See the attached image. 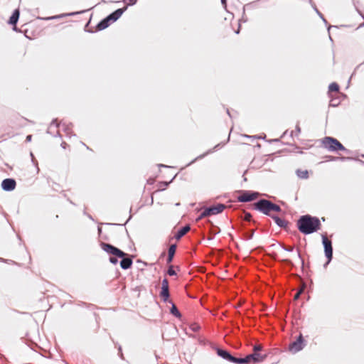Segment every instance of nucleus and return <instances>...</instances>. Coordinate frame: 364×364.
<instances>
[{
	"mask_svg": "<svg viewBox=\"0 0 364 364\" xmlns=\"http://www.w3.org/2000/svg\"><path fill=\"white\" fill-rule=\"evenodd\" d=\"M296 227L302 234L309 235L319 230L321 224L318 218L306 214L301 215L297 220Z\"/></svg>",
	"mask_w": 364,
	"mask_h": 364,
	"instance_id": "1",
	"label": "nucleus"
},
{
	"mask_svg": "<svg viewBox=\"0 0 364 364\" xmlns=\"http://www.w3.org/2000/svg\"><path fill=\"white\" fill-rule=\"evenodd\" d=\"M100 247L107 253L121 259L120 267L122 269L127 270L131 268L134 255H129L109 243L101 242Z\"/></svg>",
	"mask_w": 364,
	"mask_h": 364,
	"instance_id": "2",
	"label": "nucleus"
},
{
	"mask_svg": "<svg viewBox=\"0 0 364 364\" xmlns=\"http://www.w3.org/2000/svg\"><path fill=\"white\" fill-rule=\"evenodd\" d=\"M271 203L272 201L262 198L258 200L257 202H255L253 204V208L255 210H257L262 213H263L265 215L272 217L273 214L271 213L272 212V207H271Z\"/></svg>",
	"mask_w": 364,
	"mask_h": 364,
	"instance_id": "3",
	"label": "nucleus"
},
{
	"mask_svg": "<svg viewBox=\"0 0 364 364\" xmlns=\"http://www.w3.org/2000/svg\"><path fill=\"white\" fill-rule=\"evenodd\" d=\"M321 237L324 254L327 259V262L323 264V267L326 268L333 259V246L331 240L328 239L326 234L322 235Z\"/></svg>",
	"mask_w": 364,
	"mask_h": 364,
	"instance_id": "4",
	"label": "nucleus"
},
{
	"mask_svg": "<svg viewBox=\"0 0 364 364\" xmlns=\"http://www.w3.org/2000/svg\"><path fill=\"white\" fill-rule=\"evenodd\" d=\"M265 355H262L259 353H253L247 355L245 358H237L236 364H249L251 362L256 363L263 361Z\"/></svg>",
	"mask_w": 364,
	"mask_h": 364,
	"instance_id": "5",
	"label": "nucleus"
},
{
	"mask_svg": "<svg viewBox=\"0 0 364 364\" xmlns=\"http://www.w3.org/2000/svg\"><path fill=\"white\" fill-rule=\"evenodd\" d=\"M260 193L253 191H240V195L237 197V200L240 203H248L256 200Z\"/></svg>",
	"mask_w": 364,
	"mask_h": 364,
	"instance_id": "6",
	"label": "nucleus"
},
{
	"mask_svg": "<svg viewBox=\"0 0 364 364\" xmlns=\"http://www.w3.org/2000/svg\"><path fill=\"white\" fill-rule=\"evenodd\" d=\"M72 123L66 124L64 122H61L60 124L58 123L57 119H54L52 122L50 123V125L47 131L48 133L51 134L50 129L53 127V126H55L56 128L59 127L60 126H62L63 130L65 133L66 136L68 137H71L72 136H75V134H73L72 132Z\"/></svg>",
	"mask_w": 364,
	"mask_h": 364,
	"instance_id": "7",
	"label": "nucleus"
},
{
	"mask_svg": "<svg viewBox=\"0 0 364 364\" xmlns=\"http://www.w3.org/2000/svg\"><path fill=\"white\" fill-rule=\"evenodd\" d=\"M226 208V205L223 203H218L216 205H211L205 208L202 211L203 216H210L213 215H217L221 213Z\"/></svg>",
	"mask_w": 364,
	"mask_h": 364,
	"instance_id": "8",
	"label": "nucleus"
},
{
	"mask_svg": "<svg viewBox=\"0 0 364 364\" xmlns=\"http://www.w3.org/2000/svg\"><path fill=\"white\" fill-rule=\"evenodd\" d=\"M340 141L332 136H325L322 139V146L329 151L336 152Z\"/></svg>",
	"mask_w": 364,
	"mask_h": 364,
	"instance_id": "9",
	"label": "nucleus"
},
{
	"mask_svg": "<svg viewBox=\"0 0 364 364\" xmlns=\"http://www.w3.org/2000/svg\"><path fill=\"white\" fill-rule=\"evenodd\" d=\"M306 346L305 341L302 334H300L296 341L291 343L289 346V350L293 353H296L300 350H301Z\"/></svg>",
	"mask_w": 364,
	"mask_h": 364,
	"instance_id": "10",
	"label": "nucleus"
},
{
	"mask_svg": "<svg viewBox=\"0 0 364 364\" xmlns=\"http://www.w3.org/2000/svg\"><path fill=\"white\" fill-rule=\"evenodd\" d=\"M159 296L164 302L169 301L170 292H169V284L167 278H164L161 282V291Z\"/></svg>",
	"mask_w": 364,
	"mask_h": 364,
	"instance_id": "11",
	"label": "nucleus"
},
{
	"mask_svg": "<svg viewBox=\"0 0 364 364\" xmlns=\"http://www.w3.org/2000/svg\"><path fill=\"white\" fill-rule=\"evenodd\" d=\"M216 353L218 356L223 359L232 363H237V358L232 355L229 351L220 348H216Z\"/></svg>",
	"mask_w": 364,
	"mask_h": 364,
	"instance_id": "12",
	"label": "nucleus"
},
{
	"mask_svg": "<svg viewBox=\"0 0 364 364\" xmlns=\"http://www.w3.org/2000/svg\"><path fill=\"white\" fill-rule=\"evenodd\" d=\"M1 188L5 191H12L16 186V182L15 179L9 178H5L1 182Z\"/></svg>",
	"mask_w": 364,
	"mask_h": 364,
	"instance_id": "13",
	"label": "nucleus"
},
{
	"mask_svg": "<svg viewBox=\"0 0 364 364\" xmlns=\"http://www.w3.org/2000/svg\"><path fill=\"white\" fill-rule=\"evenodd\" d=\"M127 10V6H124L121 9H117L110 14H109L107 17L110 21V22L112 23L115 21H117L124 14V12Z\"/></svg>",
	"mask_w": 364,
	"mask_h": 364,
	"instance_id": "14",
	"label": "nucleus"
},
{
	"mask_svg": "<svg viewBox=\"0 0 364 364\" xmlns=\"http://www.w3.org/2000/svg\"><path fill=\"white\" fill-rule=\"evenodd\" d=\"M19 16H20L19 10L15 9L14 11L13 14H11V16H10L9 20L8 21V23L9 24L14 26V31H18L17 28L16 27V25L18 21Z\"/></svg>",
	"mask_w": 364,
	"mask_h": 364,
	"instance_id": "15",
	"label": "nucleus"
},
{
	"mask_svg": "<svg viewBox=\"0 0 364 364\" xmlns=\"http://www.w3.org/2000/svg\"><path fill=\"white\" fill-rule=\"evenodd\" d=\"M326 158L327 159L328 161H336L338 159H340L341 161H350V160H355L356 161H358L359 163L362 164L364 165V161L359 159H357V158H353V157H350V156H341V157H336V156H326Z\"/></svg>",
	"mask_w": 364,
	"mask_h": 364,
	"instance_id": "16",
	"label": "nucleus"
},
{
	"mask_svg": "<svg viewBox=\"0 0 364 364\" xmlns=\"http://www.w3.org/2000/svg\"><path fill=\"white\" fill-rule=\"evenodd\" d=\"M271 218L274 220V223L278 227L283 228L284 230L287 229L289 225V222L287 220L282 219L275 215H273Z\"/></svg>",
	"mask_w": 364,
	"mask_h": 364,
	"instance_id": "17",
	"label": "nucleus"
},
{
	"mask_svg": "<svg viewBox=\"0 0 364 364\" xmlns=\"http://www.w3.org/2000/svg\"><path fill=\"white\" fill-rule=\"evenodd\" d=\"M225 144H222V143H219L218 144H216L213 149H210L209 150H208L205 153L198 156V157H196L195 159H193V161H191L187 166H190L191 164H192L193 163H194L197 159H203V157H205V156H207L208 154H211L213 153V151L219 149L220 147H222Z\"/></svg>",
	"mask_w": 364,
	"mask_h": 364,
	"instance_id": "18",
	"label": "nucleus"
},
{
	"mask_svg": "<svg viewBox=\"0 0 364 364\" xmlns=\"http://www.w3.org/2000/svg\"><path fill=\"white\" fill-rule=\"evenodd\" d=\"M176 248H177V245L176 243L171 244L169 246L168 250V257L166 258L167 264H170L173 262Z\"/></svg>",
	"mask_w": 364,
	"mask_h": 364,
	"instance_id": "19",
	"label": "nucleus"
},
{
	"mask_svg": "<svg viewBox=\"0 0 364 364\" xmlns=\"http://www.w3.org/2000/svg\"><path fill=\"white\" fill-rule=\"evenodd\" d=\"M191 230V227L189 225H186L182 228H181L178 231L176 232L174 235V238L176 240H179L181 237H183L189 230Z\"/></svg>",
	"mask_w": 364,
	"mask_h": 364,
	"instance_id": "20",
	"label": "nucleus"
},
{
	"mask_svg": "<svg viewBox=\"0 0 364 364\" xmlns=\"http://www.w3.org/2000/svg\"><path fill=\"white\" fill-rule=\"evenodd\" d=\"M112 23L108 19V18L106 16L105 18L102 19L97 25H96V31H102L107 27H109Z\"/></svg>",
	"mask_w": 364,
	"mask_h": 364,
	"instance_id": "21",
	"label": "nucleus"
},
{
	"mask_svg": "<svg viewBox=\"0 0 364 364\" xmlns=\"http://www.w3.org/2000/svg\"><path fill=\"white\" fill-rule=\"evenodd\" d=\"M166 303L171 304V307L170 309L171 314H172L173 316L178 318H181L182 317V314H181L175 304L172 301V300L169 299V301H166Z\"/></svg>",
	"mask_w": 364,
	"mask_h": 364,
	"instance_id": "22",
	"label": "nucleus"
},
{
	"mask_svg": "<svg viewBox=\"0 0 364 364\" xmlns=\"http://www.w3.org/2000/svg\"><path fill=\"white\" fill-rule=\"evenodd\" d=\"M296 176L302 179H306L309 178V172L308 171H302L301 169H297L296 171Z\"/></svg>",
	"mask_w": 364,
	"mask_h": 364,
	"instance_id": "23",
	"label": "nucleus"
},
{
	"mask_svg": "<svg viewBox=\"0 0 364 364\" xmlns=\"http://www.w3.org/2000/svg\"><path fill=\"white\" fill-rule=\"evenodd\" d=\"M329 92H336L339 91V85L336 82H332L328 86Z\"/></svg>",
	"mask_w": 364,
	"mask_h": 364,
	"instance_id": "24",
	"label": "nucleus"
},
{
	"mask_svg": "<svg viewBox=\"0 0 364 364\" xmlns=\"http://www.w3.org/2000/svg\"><path fill=\"white\" fill-rule=\"evenodd\" d=\"M254 234H255L254 230H247L244 232V236L246 240H251L253 237Z\"/></svg>",
	"mask_w": 364,
	"mask_h": 364,
	"instance_id": "25",
	"label": "nucleus"
},
{
	"mask_svg": "<svg viewBox=\"0 0 364 364\" xmlns=\"http://www.w3.org/2000/svg\"><path fill=\"white\" fill-rule=\"evenodd\" d=\"M345 151L346 154L351 153V151L349 149H347L341 142L338 143V146L336 147V151Z\"/></svg>",
	"mask_w": 364,
	"mask_h": 364,
	"instance_id": "26",
	"label": "nucleus"
},
{
	"mask_svg": "<svg viewBox=\"0 0 364 364\" xmlns=\"http://www.w3.org/2000/svg\"><path fill=\"white\" fill-rule=\"evenodd\" d=\"M271 207H272V211H274V212H277V213L282 211L281 207L279 205L274 203L273 202L271 203Z\"/></svg>",
	"mask_w": 364,
	"mask_h": 364,
	"instance_id": "27",
	"label": "nucleus"
},
{
	"mask_svg": "<svg viewBox=\"0 0 364 364\" xmlns=\"http://www.w3.org/2000/svg\"><path fill=\"white\" fill-rule=\"evenodd\" d=\"M166 274L169 276H175L176 275V272L173 269V265H170L167 269Z\"/></svg>",
	"mask_w": 364,
	"mask_h": 364,
	"instance_id": "28",
	"label": "nucleus"
},
{
	"mask_svg": "<svg viewBox=\"0 0 364 364\" xmlns=\"http://www.w3.org/2000/svg\"><path fill=\"white\" fill-rule=\"evenodd\" d=\"M352 1L357 12L364 18V16L362 14L361 11L358 9V4L360 3L359 0H352Z\"/></svg>",
	"mask_w": 364,
	"mask_h": 364,
	"instance_id": "29",
	"label": "nucleus"
},
{
	"mask_svg": "<svg viewBox=\"0 0 364 364\" xmlns=\"http://www.w3.org/2000/svg\"><path fill=\"white\" fill-rule=\"evenodd\" d=\"M124 4H126L127 8L128 6H134L136 4L137 0H122Z\"/></svg>",
	"mask_w": 364,
	"mask_h": 364,
	"instance_id": "30",
	"label": "nucleus"
},
{
	"mask_svg": "<svg viewBox=\"0 0 364 364\" xmlns=\"http://www.w3.org/2000/svg\"><path fill=\"white\" fill-rule=\"evenodd\" d=\"M279 245L281 246V247H282L284 250H285V251H287V252H293L294 248V247H291V246H286L285 245L282 244V243H279Z\"/></svg>",
	"mask_w": 364,
	"mask_h": 364,
	"instance_id": "31",
	"label": "nucleus"
},
{
	"mask_svg": "<svg viewBox=\"0 0 364 364\" xmlns=\"http://www.w3.org/2000/svg\"><path fill=\"white\" fill-rule=\"evenodd\" d=\"M118 258H119V257H116V256L112 255V256L109 257V262H110V263H112V264H117L118 263Z\"/></svg>",
	"mask_w": 364,
	"mask_h": 364,
	"instance_id": "32",
	"label": "nucleus"
},
{
	"mask_svg": "<svg viewBox=\"0 0 364 364\" xmlns=\"http://www.w3.org/2000/svg\"><path fill=\"white\" fill-rule=\"evenodd\" d=\"M200 326L196 323H193L191 326V329L193 331V332H197L200 330Z\"/></svg>",
	"mask_w": 364,
	"mask_h": 364,
	"instance_id": "33",
	"label": "nucleus"
},
{
	"mask_svg": "<svg viewBox=\"0 0 364 364\" xmlns=\"http://www.w3.org/2000/svg\"><path fill=\"white\" fill-rule=\"evenodd\" d=\"M340 102L338 99H332L330 102V106L331 107H337L339 105Z\"/></svg>",
	"mask_w": 364,
	"mask_h": 364,
	"instance_id": "34",
	"label": "nucleus"
},
{
	"mask_svg": "<svg viewBox=\"0 0 364 364\" xmlns=\"http://www.w3.org/2000/svg\"><path fill=\"white\" fill-rule=\"evenodd\" d=\"M252 214L249 212H245L244 215V220L246 221H250L252 219Z\"/></svg>",
	"mask_w": 364,
	"mask_h": 364,
	"instance_id": "35",
	"label": "nucleus"
},
{
	"mask_svg": "<svg viewBox=\"0 0 364 364\" xmlns=\"http://www.w3.org/2000/svg\"><path fill=\"white\" fill-rule=\"evenodd\" d=\"M296 251H297V257H298V258H299V259H300L301 262V265H302V267H303V266H304V259L302 258V257H301V253H300L299 250V249H297V250H296Z\"/></svg>",
	"mask_w": 364,
	"mask_h": 364,
	"instance_id": "36",
	"label": "nucleus"
},
{
	"mask_svg": "<svg viewBox=\"0 0 364 364\" xmlns=\"http://www.w3.org/2000/svg\"><path fill=\"white\" fill-rule=\"evenodd\" d=\"M246 137L247 138H252V136H248V135H245ZM266 137V135H264V136H252V138H257V139H264Z\"/></svg>",
	"mask_w": 364,
	"mask_h": 364,
	"instance_id": "37",
	"label": "nucleus"
},
{
	"mask_svg": "<svg viewBox=\"0 0 364 364\" xmlns=\"http://www.w3.org/2000/svg\"><path fill=\"white\" fill-rule=\"evenodd\" d=\"M253 350L255 351L254 353H258V351L262 350V346L259 345L255 346Z\"/></svg>",
	"mask_w": 364,
	"mask_h": 364,
	"instance_id": "38",
	"label": "nucleus"
},
{
	"mask_svg": "<svg viewBox=\"0 0 364 364\" xmlns=\"http://www.w3.org/2000/svg\"><path fill=\"white\" fill-rule=\"evenodd\" d=\"M282 262L288 265H292V262L290 259H283Z\"/></svg>",
	"mask_w": 364,
	"mask_h": 364,
	"instance_id": "39",
	"label": "nucleus"
},
{
	"mask_svg": "<svg viewBox=\"0 0 364 364\" xmlns=\"http://www.w3.org/2000/svg\"><path fill=\"white\" fill-rule=\"evenodd\" d=\"M301 292H302V290H300V291H299L298 292H296V293L295 294V295H294V299L295 300L298 299L299 298L300 294H301Z\"/></svg>",
	"mask_w": 364,
	"mask_h": 364,
	"instance_id": "40",
	"label": "nucleus"
},
{
	"mask_svg": "<svg viewBox=\"0 0 364 364\" xmlns=\"http://www.w3.org/2000/svg\"><path fill=\"white\" fill-rule=\"evenodd\" d=\"M259 160V159L254 158V159L251 162V164H252V166H255L256 164H257Z\"/></svg>",
	"mask_w": 364,
	"mask_h": 364,
	"instance_id": "41",
	"label": "nucleus"
},
{
	"mask_svg": "<svg viewBox=\"0 0 364 364\" xmlns=\"http://www.w3.org/2000/svg\"><path fill=\"white\" fill-rule=\"evenodd\" d=\"M176 176V175H175V176L171 178V180L170 181H168V182H163V183L164 184V186H168V185H169L172 181H173V180L175 178Z\"/></svg>",
	"mask_w": 364,
	"mask_h": 364,
	"instance_id": "42",
	"label": "nucleus"
},
{
	"mask_svg": "<svg viewBox=\"0 0 364 364\" xmlns=\"http://www.w3.org/2000/svg\"><path fill=\"white\" fill-rule=\"evenodd\" d=\"M118 350H119V356L123 358V354H122V347L120 346H119L118 347Z\"/></svg>",
	"mask_w": 364,
	"mask_h": 364,
	"instance_id": "43",
	"label": "nucleus"
},
{
	"mask_svg": "<svg viewBox=\"0 0 364 364\" xmlns=\"http://www.w3.org/2000/svg\"><path fill=\"white\" fill-rule=\"evenodd\" d=\"M296 134H298L301 132V128L298 124L296 126Z\"/></svg>",
	"mask_w": 364,
	"mask_h": 364,
	"instance_id": "44",
	"label": "nucleus"
},
{
	"mask_svg": "<svg viewBox=\"0 0 364 364\" xmlns=\"http://www.w3.org/2000/svg\"><path fill=\"white\" fill-rule=\"evenodd\" d=\"M317 14L319 16L320 18H323V15L316 9H314Z\"/></svg>",
	"mask_w": 364,
	"mask_h": 364,
	"instance_id": "45",
	"label": "nucleus"
},
{
	"mask_svg": "<svg viewBox=\"0 0 364 364\" xmlns=\"http://www.w3.org/2000/svg\"><path fill=\"white\" fill-rule=\"evenodd\" d=\"M206 216H203L202 215V213L198 216V218H196V221H199L201 219H203V218H205Z\"/></svg>",
	"mask_w": 364,
	"mask_h": 364,
	"instance_id": "46",
	"label": "nucleus"
},
{
	"mask_svg": "<svg viewBox=\"0 0 364 364\" xmlns=\"http://www.w3.org/2000/svg\"><path fill=\"white\" fill-rule=\"evenodd\" d=\"M31 139H32V135H31V134H30V135H28V136H26V141H28V142H29V141H31Z\"/></svg>",
	"mask_w": 364,
	"mask_h": 364,
	"instance_id": "47",
	"label": "nucleus"
},
{
	"mask_svg": "<svg viewBox=\"0 0 364 364\" xmlns=\"http://www.w3.org/2000/svg\"><path fill=\"white\" fill-rule=\"evenodd\" d=\"M61 147L63 149H65L66 146H67V144L65 142V141H63L60 144Z\"/></svg>",
	"mask_w": 364,
	"mask_h": 364,
	"instance_id": "48",
	"label": "nucleus"
},
{
	"mask_svg": "<svg viewBox=\"0 0 364 364\" xmlns=\"http://www.w3.org/2000/svg\"><path fill=\"white\" fill-rule=\"evenodd\" d=\"M221 1V4L224 6H226L227 5V0H220Z\"/></svg>",
	"mask_w": 364,
	"mask_h": 364,
	"instance_id": "49",
	"label": "nucleus"
},
{
	"mask_svg": "<svg viewBox=\"0 0 364 364\" xmlns=\"http://www.w3.org/2000/svg\"><path fill=\"white\" fill-rule=\"evenodd\" d=\"M136 262L137 263H141L144 266H146V262H143L140 259H137L136 260Z\"/></svg>",
	"mask_w": 364,
	"mask_h": 364,
	"instance_id": "50",
	"label": "nucleus"
},
{
	"mask_svg": "<svg viewBox=\"0 0 364 364\" xmlns=\"http://www.w3.org/2000/svg\"><path fill=\"white\" fill-rule=\"evenodd\" d=\"M321 18L323 20V23H324L326 25H327V24H328V22H327V21L326 20V18H324V16H323V18Z\"/></svg>",
	"mask_w": 364,
	"mask_h": 364,
	"instance_id": "51",
	"label": "nucleus"
},
{
	"mask_svg": "<svg viewBox=\"0 0 364 364\" xmlns=\"http://www.w3.org/2000/svg\"><path fill=\"white\" fill-rule=\"evenodd\" d=\"M321 18L323 20V23H324L326 25H327V24H328V22H327V21L326 20V18H324V16H323V18Z\"/></svg>",
	"mask_w": 364,
	"mask_h": 364,
	"instance_id": "52",
	"label": "nucleus"
},
{
	"mask_svg": "<svg viewBox=\"0 0 364 364\" xmlns=\"http://www.w3.org/2000/svg\"><path fill=\"white\" fill-rule=\"evenodd\" d=\"M227 114H228V116H229L230 118H232V115H231V114H230V111H229V109H227Z\"/></svg>",
	"mask_w": 364,
	"mask_h": 364,
	"instance_id": "53",
	"label": "nucleus"
},
{
	"mask_svg": "<svg viewBox=\"0 0 364 364\" xmlns=\"http://www.w3.org/2000/svg\"><path fill=\"white\" fill-rule=\"evenodd\" d=\"M57 136H60V134L58 131L56 132V134H53V136L56 137Z\"/></svg>",
	"mask_w": 364,
	"mask_h": 364,
	"instance_id": "54",
	"label": "nucleus"
},
{
	"mask_svg": "<svg viewBox=\"0 0 364 364\" xmlns=\"http://www.w3.org/2000/svg\"><path fill=\"white\" fill-rule=\"evenodd\" d=\"M97 230H98V233L100 235L102 232V228L100 227H98Z\"/></svg>",
	"mask_w": 364,
	"mask_h": 364,
	"instance_id": "55",
	"label": "nucleus"
},
{
	"mask_svg": "<svg viewBox=\"0 0 364 364\" xmlns=\"http://www.w3.org/2000/svg\"><path fill=\"white\" fill-rule=\"evenodd\" d=\"M240 25H239V27H238L237 30L235 31V33L237 34H238L240 33Z\"/></svg>",
	"mask_w": 364,
	"mask_h": 364,
	"instance_id": "56",
	"label": "nucleus"
},
{
	"mask_svg": "<svg viewBox=\"0 0 364 364\" xmlns=\"http://www.w3.org/2000/svg\"><path fill=\"white\" fill-rule=\"evenodd\" d=\"M279 141V139H272V140H271L270 141H271V142H272V141L277 142V141Z\"/></svg>",
	"mask_w": 364,
	"mask_h": 364,
	"instance_id": "57",
	"label": "nucleus"
},
{
	"mask_svg": "<svg viewBox=\"0 0 364 364\" xmlns=\"http://www.w3.org/2000/svg\"><path fill=\"white\" fill-rule=\"evenodd\" d=\"M106 225H116L117 224H114V223H105Z\"/></svg>",
	"mask_w": 364,
	"mask_h": 364,
	"instance_id": "58",
	"label": "nucleus"
},
{
	"mask_svg": "<svg viewBox=\"0 0 364 364\" xmlns=\"http://www.w3.org/2000/svg\"><path fill=\"white\" fill-rule=\"evenodd\" d=\"M333 27H335V26H328V31H330V29H331V28H333Z\"/></svg>",
	"mask_w": 364,
	"mask_h": 364,
	"instance_id": "59",
	"label": "nucleus"
},
{
	"mask_svg": "<svg viewBox=\"0 0 364 364\" xmlns=\"http://www.w3.org/2000/svg\"><path fill=\"white\" fill-rule=\"evenodd\" d=\"M159 166H161V167H165V168L168 167V166H166V165H164V164H160Z\"/></svg>",
	"mask_w": 364,
	"mask_h": 364,
	"instance_id": "60",
	"label": "nucleus"
},
{
	"mask_svg": "<svg viewBox=\"0 0 364 364\" xmlns=\"http://www.w3.org/2000/svg\"><path fill=\"white\" fill-rule=\"evenodd\" d=\"M74 14H75V13H70V14H66V16H73Z\"/></svg>",
	"mask_w": 364,
	"mask_h": 364,
	"instance_id": "61",
	"label": "nucleus"
},
{
	"mask_svg": "<svg viewBox=\"0 0 364 364\" xmlns=\"http://www.w3.org/2000/svg\"><path fill=\"white\" fill-rule=\"evenodd\" d=\"M131 218H132V215H130V216L129 217L128 220L125 222L124 225H125L127 223H128V221L131 219Z\"/></svg>",
	"mask_w": 364,
	"mask_h": 364,
	"instance_id": "62",
	"label": "nucleus"
},
{
	"mask_svg": "<svg viewBox=\"0 0 364 364\" xmlns=\"http://www.w3.org/2000/svg\"><path fill=\"white\" fill-rule=\"evenodd\" d=\"M57 18H59V16H53V17L50 18V19Z\"/></svg>",
	"mask_w": 364,
	"mask_h": 364,
	"instance_id": "63",
	"label": "nucleus"
},
{
	"mask_svg": "<svg viewBox=\"0 0 364 364\" xmlns=\"http://www.w3.org/2000/svg\"><path fill=\"white\" fill-rule=\"evenodd\" d=\"M86 31H87L88 33H93V31L90 30H86Z\"/></svg>",
	"mask_w": 364,
	"mask_h": 364,
	"instance_id": "64",
	"label": "nucleus"
}]
</instances>
